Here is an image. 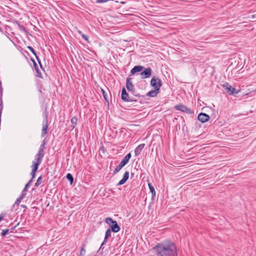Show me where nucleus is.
<instances>
[{"label":"nucleus","mask_w":256,"mask_h":256,"mask_svg":"<svg viewBox=\"0 0 256 256\" xmlns=\"http://www.w3.org/2000/svg\"><path fill=\"white\" fill-rule=\"evenodd\" d=\"M158 256H177V248L175 244L170 240H164L157 244L154 248Z\"/></svg>","instance_id":"1"},{"label":"nucleus","mask_w":256,"mask_h":256,"mask_svg":"<svg viewBox=\"0 0 256 256\" xmlns=\"http://www.w3.org/2000/svg\"><path fill=\"white\" fill-rule=\"evenodd\" d=\"M106 222L110 226V230L114 232H117L120 231V227L116 221L112 220L110 218H106L105 220Z\"/></svg>","instance_id":"2"},{"label":"nucleus","mask_w":256,"mask_h":256,"mask_svg":"<svg viewBox=\"0 0 256 256\" xmlns=\"http://www.w3.org/2000/svg\"><path fill=\"white\" fill-rule=\"evenodd\" d=\"M222 87L224 88V90H226V92L230 95H235L239 92V90H237L236 88H232L228 83H226L225 84H223Z\"/></svg>","instance_id":"3"},{"label":"nucleus","mask_w":256,"mask_h":256,"mask_svg":"<svg viewBox=\"0 0 256 256\" xmlns=\"http://www.w3.org/2000/svg\"><path fill=\"white\" fill-rule=\"evenodd\" d=\"M150 84L156 90H159L161 86V80L158 78L154 77L150 80Z\"/></svg>","instance_id":"4"},{"label":"nucleus","mask_w":256,"mask_h":256,"mask_svg":"<svg viewBox=\"0 0 256 256\" xmlns=\"http://www.w3.org/2000/svg\"><path fill=\"white\" fill-rule=\"evenodd\" d=\"M131 80H132L131 78H126V88L128 90V91L131 92L134 95L136 96H138V94H136V93L134 86Z\"/></svg>","instance_id":"5"},{"label":"nucleus","mask_w":256,"mask_h":256,"mask_svg":"<svg viewBox=\"0 0 256 256\" xmlns=\"http://www.w3.org/2000/svg\"><path fill=\"white\" fill-rule=\"evenodd\" d=\"M176 110L185 112L188 114H192V110L183 104H178L175 106Z\"/></svg>","instance_id":"6"},{"label":"nucleus","mask_w":256,"mask_h":256,"mask_svg":"<svg viewBox=\"0 0 256 256\" xmlns=\"http://www.w3.org/2000/svg\"><path fill=\"white\" fill-rule=\"evenodd\" d=\"M122 99L126 102H132L134 100L129 96L128 94L126 92L125 88H123L122 90Z\"/></svg>","instance_id":"7"},{"label":"nucleus","mask_w":256,"mask_h":256,"mask_svg":"<svg viewBox=\"0 0 256 256\" xmlns=\"http://www.w3.org/2000/svg\"><path fill=\"white\" fill-rule=\"evenodd\" d=\"M140 74L142 78H148L152 74V70L150 68H146Z\"/></svg>","instance_id":"8"},{"label":"nucleus","mask_w":256,"mask_h":256,"mask_svg":"<svg viewBox=\"0 0 256 256\" xmlns=\"http://www.w3.org/2000/svg\"><path fill=\"white\" fill-rule=\"evenodd\" d=\"M209 119V116L205 113H200L198 116V120L202 122H205L208 121Z\"/></svg>","instance_id":"9"},{"label":"nucleus","mask_w":256,"mask_h":256,"mask_svg":"<svg viewBox=\"0 0 256 256\" xmlns=\"http://www.w3.org/2000/svg\"><path fill=\"white\" fill-rule=\"evenodd\" d=\"M130 158L131 154L130 153H128L124 157L122 160L120 162V164L124 167L126 164L128 163Z\"/></svg>","instance_id":"10"},{"label":"nucleus","mask_w":256,"mask_h":256,"mask_svg":"<svg viewBox=\"0 0 256 256\" xmlns=\"http://www.w3.org/2000/svg\"><path fill=\"white\" fill-rule=\"evenodd\" d=\"M129 177V172L126 171L124 174L122 178L119 182L118 186L122 185L124 184L128 180Z\"/></svg>","instance_id":"11"},{"label":"nucleus","mask_w":256,"mask_h":256,"mask_svg":"<svg viewBox=\"0 0 256 256\" xmlns=\"http://www.w3.org/2000/svg\"><path fill=\"white\" fill-rule=\"evenodd\" d=\"M112 230H110V228H108L106 230V234H105V237H104V239L103 241V242H102L101 246H100V250L102 248V246L104 244V243L106 242V240L109 238L111 236V234H112Z\"/></svg>","instance_id":"12"},{"label":"nucleus","mask_w":256,"mask_h":256,"mask_svg":"<svg viewBox=\"0 0 256 256\" xmlns=\"http://www.w3.org/2000/svg\"><path fill=\"white\" fill-rule=\"evenodd\" d=\"M144 68V67L141 66H134L130 70V73L132 74H134L137 72H142L143 69Z\"/></svg>","instance_id":"13"},{"label":"nucleus","mask_w":256,"mask_h":256,"mask_svg":"<svg viewBox=\"0 0 256 256\" xmlns=\"http://www.w3.org/2000/svg\"><path fill=\"white\" fill-rule=\"evenodd\" d=\"M44 156V153L42 152V150L38 151V154H36L35 156L36 162L40 164Z\"/></svg>","instance_id":"14"},{"label":"nucleus","mask_w":256,"mask_h":256,"mask_svg":"<svg viewBox=\"0 0 256 256\" xmlns=\"http://www.w3.org/2000/svg\"><path fill=\"white\" fill-rule=\"evenodd\" d=\"M145 144H142L138 145L134 150V154L135 156H138L141 152L142 149L144 148Z\"/></svg>","instance_id":"15"},{"label":"nucleus","mask_w":256,"mask_h":256,"mask_svg":"<svg viewBox=\"0 0 256 256\" xmlns=\"http://www.w3.org/2000/svg\"><path fill=\"white\" fill-rule=\"evenodd\" d=\"M48 128V121L46 120L45 124H43L42 132V136H43L47 134V129Z\"/></svg>","instance_id":"16"},{"label":"nucleus","mask_w":256,"mask_h":256,"mask_svg":"<svg viewBox=\"0 0 256 256\" xmlns=\"http://www.w3.org/2000/svg\"><path fill=\"white\" fill-rule=\"evenodd\" d=\"M70 122L72 123V125H71L72 130L74 128L76 127V125L77 122H78L77 118L76 116H73L71 118Z\"/></svg>","instance_id":"17"},{"label":"nucleus","mask_w":256,"mask_h":256,"mask_svg":"<svg viewBox=\"0 0 256 256\" xmlns=\"http://www.w3.org/2000/svg\"><path fill=\"white\" fill-rule=\"evenodd\" d=\"M158 90H156V89L154 90H152L147 94V96L150 97H154L158 94Z\"/></svg>","instance_id":"18"},{"label":"nucleus","mask_w":256,"mask_h":256,"mask_svg":"<svg viewBox=\"0 0 256 256\" xmlns=\"http://www.w3.org/2000/svg\"><path fill=\"white\" fill-rule=\"evenodd\" d=\"M40 164L37 162L35 161H33L32 162V170L34 171V172H36L38 169V166Z\"/></svg>","instance_id":"19"},{"label":"nucleus","mask_w":256,"mask_h":256,"mask_svg":"<svg viewBox=\"0 0 256 256\" xmlns=\"http://www.w3.org/2000/svg\"><path fill=\"white\" fill-rule=\"evenodd\" d=\"M28 48L36 56V59L38 61V62L40 63V66H42V65H41L40 63V62L39 60L38 56L36 55V52L35 50L32 46H28Z\"/></svg>","instance_id":"20"},{"label":"nucleus","mask_w":256,"mask_h":256,"mask_svg":"<svg viewBox=\"0 0 256 256\" xmlns=\"http://www.w3.org/2000/svg\"><path fill=\"white\" fill-rule=\"evenodd\" d=\"M122 168L123 166L120 164H119L118 166L114 170V174H115L116 173H118Z\"/></svg>","instance_id":"21"},{"label":"nucleus","mask_w":256,"mask_h":256,"mask_svg":"<svg viewBox=\"0 0 256 256\" xmlns=\"http://www.w3.org/2000/svg\"><path fill=\"white\" fill-rule=\"evenodd\" d=\"M148 187L150 188V192H152V196H154L156 195V192L154 190V188L153 186H152L150 184H148Z\"/></svg>","instance_id":"22"},{"label":"nucleus","mask_w":256,"mask_h":256,"mask_svg":"<svg viewBox=\"0 0 256 256\" xmlns=\"http://www.w3.org/2000/svg\"><path fill=\"white\" fill-rule=\"evenodd\" d=\"M66 178L70 182V184L72 183L74 181V178L70 174H67Z\"/></svg>","instance_id":"23"},{"label":"nucleus","mask_w":256,"mask_h":256,"mask_svg":"<svg viewBox=\"0 0 256 256\" xmlns=\"http://www.w3.org/2000/svg\"><path fill=\"white\" fill-rule=\"evenodd\" d=\"M45 145H46V143L44 142H43V143L40 146L38 151L42 150V152L44 153V149L45 148Z\"/></svg>","instance_id":"24"},{"label":"nucleus","mask_w":256,"mask_h":256,"mask_svg":"<svg viewBox=\"0 0 256 256\" xmlns=\"http://www.w3.org/2000/svg\"><path fill=\"white\" fill-rule=\"evenodd\" d=\"M42 176H40L38 178L35 184V186H38V185H40L42 182Z\"/></svg>","instance_id":"25"},{"label":"nucleus","mask_w":256,"mask_h":256,"mask_svg":"<svg viewBox=\"0 0 256 256\" xmlns=\"http://www.w3.org/2000/svg\"><path fill=\"white\" fill-rule=\"evenodd\" d=\"M8 229H6L4 230H3L1 232V236H5L8 233Z\"/></svg>","instance_id":"26"},{"label":"nucleus","mask_w":256,"mask_h":256,"mask_svg":"<svg viewBox=\"0 0 256 256\" xmlns=\"http://www.w3.org/2000/svg\"><path fill=\"white\" fill-rule=\"evenodd\" d=\"M86 250L84 248V247H82L80 250V256H84L86 254Z\"/></svg>","instance_id":"27"},{"label":"nucleus","mask_w":256,"mask_h":256,"mask_svg":"<svg viewBox=\"0 0 256 256\" xmlns=\"http://www.w3.org/2000/svg\"><path fill=\"white\" fill-rule=\"evenodd\" d=\"M22 199L23 198H21V196H20V198H17V200H16L15 204H18Z\"/></svg>","instance_id":"28"},{"label":"nucleus","mask_w":256,"mask_h":256,"mask_svg":"<svg viewBox=\"0 0 256 256\" xmlns=\"http://www.w3.org/2000/svg\"><path fill=\"white\" fill-rule=\"evenodd\" d=\"M26 195V192L24 191V190H23L22 191V194L20 195L21 198H24Z\"/></svg>","instance_id":"29"},{"label":"nucleus","mask_w":256,"mask_h":256,"mask_svg":"<svg viewBox=\"0 0 256 256\" xmlns=\"http://www.w3.org/2000/svg\"><path fill=\"white\" fill-rule=\"evenodd\" d=\"M36 172H34L33 170L32 171V172H31V175H32V179L34 178L35 177Z\"/></svg>","instance_id":"30"},{"label":"nucleus","mask_w":256,"mask_h":256,"mask_svg":"<svg viewBox=\"0 0 256 256\" xmlns=\"http://www.w3.org/2000/svg\"><path fill=\"white\" fill-rule=\"evenodd\" d=\"M82 37L86 40H88V36L86 35H82Z\"/></svg>","instance_id":"31"},{"label":"nucleus","mask_w":256,"mask_h":256,"mask_svg":"<svg viewBox=\"0 0 256 256\" xmlns=\"http://www.w3.org/2000/svg\"><path fill=\"white\" fill-rule=\"evenodd\" d=\"M102 94H103L104 96V98L106 100V94H104L105 93L104 91L103 90H102Z\"/></svg>","instance_id":"32"},{"label":"nucleus","mask_w":256,"mask_h":256,"mask_svg":"<svg viewBox=\"0 0 256 256\" xmlns=\"http://www.w3.org/2000/svg\"><path fill=\"white\" fill-rule=\"evenodd\" d=\"M26 188H28L30 186V184L28 182V184H26Z\"/></svg>","instance_id":"33"},{"label":"nucleus","mask_w":256,"mask_h":256,"mask_svg":"<svg viewBox=\"0 0 256 256\" xmlns=\"http://www.w3.org/2000/svg\"><path fill=\"white\" fill-rule=\"evenodd\" d=\"M34 66H35V68H36V70L37 71H38V69H37V68H36V62H34Z\"/></svg>","instance_id":"34"},{"label":"nucleus","mask_w":256,"mask_h":256,"mask_svg":"<svg viewBox=\"0 0 256 256\" xmlns=\"http://www.w3.org/2000/svg\"><path fill=\"white\" fill-rule=\"evenodd\" d=\"M32 182V179H31L30 180V181L28 182V183L30 184Z\"/></svg>","instance_id":"35"},{"label":"nucleus","mask_w":256,"mask_h":256,"mask_svg":"<svg viewBox=\"0 0 256 256\" xmlns=\"http://www.w3.org/2000/svg\"><path fill=\"white\" fill-rule=\"evenodd\" d=\"M27 189H28V188H26V186H25V188H24V191L26 192Z\"/></svg>","instance_id":"36"},{"label":"nucleus","mask_w":256,"mask_h":256,"mask_svg":"<svg viewBox=\"0 0 256 256\" xmlns=\"http://www.w3.org/2000/svg\"><path fill=\"white\" fill-rule=\"evenodd\" d=\"M22 206L23 208H26V206L23 205V206Z\"/></svg>","instance_id":"37"},{"label":"nucleus","mask_w":256,"mask_h":256,"mask_svg":"<svg viewBox=\"0 0 256 256\" xmlns=\"http://www.w3.org/2000/svg\"><path fill=\"white\" fill-rule=\"evenodd\" d=\"M2 220V217H0V222Z\"/></svg>","instance_id":"38"}]
</instances>
